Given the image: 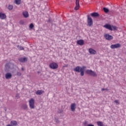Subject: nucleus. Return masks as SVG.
I'll return each mask as SVG.
<instances>
[{"label":"nucleus","instance_id":"obj_3","mask_svg":"<svg viewBox=\"0 0 126 126\" xmlns=\"http://www.w3.org/2000/svg\"><path fill=\"white\" fill-rule=\"evenodd\" d=\"M49 67L52 69H57L59 67V65L57 63L53 62L50 64Z\"/></svg>","mask_w":126,"mask_h":126},{"label":"nucleus","instance_id":"obj_36","mask_svg":"<svg viewBox=\"0 0 126 126\" xmlns=\"http://www.w3.org/2000/svg\"><path fill=\"white\" fill-rule=\"evenodd\" d=\"M105 90H106V91H109V89H108L107 88H106Z\"/></svg>","mask_w":126,"mask_h":126},{"label":"nucleus","instance_id":"obj_24","mask_svg":"<svg viewBox=\"0 0 126 126\" xmlns=\"http://www.w3.org/2000/svg\"><path fill=\"white\" fill-rule=\"evenodd\" d=\"M103 10H104V12H105L106 13L109 12V9H108L106 7H103Z\"/></svg>","mask_w":126,"mask_h":126},{"label":"nucleus","instance_id":"obj_17","mask_svg":"<svg viewBox=\"0 0 126 126\" xmlns=\"http://www.w3.org/2000/svg\"><path fill=\"white\" fill-rule=\"evenodd\" d=\"M91 16L93 17H98L99 16V14L96 12H94L91 14Z\"/></svg>","mask_w":126,"mask_h":126},{"label":"nucleus","instance_id":"obj_27","mask_svg":"<svg viewBox=\"0 0 126 126\" xmlns=\"http://www.w3.org/2000/svg\"><path fill=\"white\" fill-rule=\"evenodd\" d=\"M20 49L21 51L24 50V48L22 46L20 47Z\"/></svg>","mask_w":126,"mask_h":126},{"label":"nucleus","instance_id":"obj_21","mask_svg":"<svg viewBox=\"0 0 126 126\" xmlns=\"http://www.w3.org/2000/svg\"><path fill=\"white\" fill-rule=\"evenodd\" d=\"M14 2L16 3V4L19 5V4L21 3V0H15Z\"/></svg>","mask_w":126,"mask_h":126},{"label":"nucleus","instance_id":"obj_4","mask_svg":"<svg viewBox=\"0 0 126 126\" xmlns=\"http://www.w3.org/2000/svg\"><path fill=\"white\" fill-rule=\"evenodd\" d=\"M86 73H87V74H89V75H91L92 76H97V74L96 72L92 71V70H87L86 71Z\"/></svg>","mask_w":126,"mask_h":126},{"label":"nucleus","instance_id":"obj_16","mask_svg":"<svg viewBox=\"0 0 126 126\" xmlns=\"http://www.w3.org/2000/svg\"><path fill=\"white\" fill-rule=\"evenodd\" d=\"M23 15L25 18H27L29 17V14L28 13V11H23Z\"/></svg>","mask_w":126,"mask_h":126},{"label":"nucleus","instance_id":"obj_26","mask_svg":"<svg viewBox=\"0 0 126 126\" xmlns=\"http://www.w3.org/2000/svg\"><path fill=\"white\" fill-rule=\"evenodd\" d=\"M111 27L112 28V30H117V27L114 26H111Z\"/></svg>","mask_w":126,"mask_h":126},{"label":"nucleus","instance_id":"obj_5","mask_svg":"<svg viewBox=\"0 0 126 126\" xmlns=\"http://www.w3.org/2000/svg\"><path fill=\"white\" fill-rule=\"evenodd\" d=\"M88 24L90 27H91L93 25V20L89 16H88Z\"/></svg>","mask_w":126,"mask_h":126},{"label":"nucleus","instance_id":"obj_37","mask_svg":"<svg viewBox=\"0 0 126 126\" xmlns=\"http://www.w3.org/2000/svg\"><path fill=\"white\" fill-rule=\"evenodd\" d=\"M22 70L24 71V68L23 67H22Z\"/></svg>","mask_w":126,"mask_h":126},{"label":"nucleus","instance_id":"obj_9","mask_svg":"<svg viewBox=\"0 0 126 126\" xmlns=\"http://www.w3.org/2000/svg\"><path fill=\"white\" fill-rule=\"evenodd\" d=\"M89 52L91 55H96L97 54V52L92 48H90L89 49Z\"/></svg>","mask_w":126,"mask_h":126},{"label":"nucleus","instance_id":"obj_11","mask_svg":"<svg viewBox=\"0 0 126 126\" xmlns=\"http://www.w3.org/2000/svg\"><path fill=\"white\" fill-rule=\"evenodd\" d=\"M5 77L6 79H10V78H11V77H12V74L10 73H7L5 75Z\"/></svg>","mask_w":126,"mask_h":126},{"label":"nucleus","instance_id":"obj_1","mask_svg":"<svg viewBox=\"0 0 126 126\" xmlns=\"http://www.w3.org/2000/svg\"><path fill=\"white\" fill-rule=\"evenodd\" d=\"M86 68V66L80 67L79 66H77L74 69V71H76V72H80L81 76H83L84 75V70Z\"/></svg>","mask_w":126,"mask_h":126},{"label":"nucleus","instance_id":"obj_19","mask_svg":"<svg viewBox=\"0 0 126 126\" xmlns=\"http://www.w3.org/2000/svg\"><path fill=\"white\" fill-rule=\"evenodd\" d=\"M11 125L12 126H17V122L15 121H12L11 122Z\"/></svg>","mask_w":126,"mask_h":126},{"label":"nucleus","instance_id":"obj_2","mask_svg":"<svg viewBox=\"0 0 126 126\" xmlns=\"http://www.w3.org/2000/svg\"><path fill=\"white\" fill-rule=\"evenodd\" d=\"M29 103L31 109H35V100L31 98L29 101Z\"/></svg>","mask_w":126,"mask_h":126},{"label":"nucleus","instance_id":"obj_29","mask_svg":"<svg viewBox=\"0 0 126 126\" xmlns=\"http://www.w3.org/2000/svg\"><path fill=\"white\" fill-rule=\"evenodd\" d=\"M114 102H115L116 104H118V103H119V100H115L114 101Z\"/></svg>","mask_w":126,"mask_h":126},{"label":"nucleus","instance_id":"obj_39","mask_svg":"<svg viewBox=\"0 0 126 126\" xmlns=\"http://www.w3.org/2000/svg\"><path fill=\"white\" fill-rule=\"evenodd\" d=\"M4 110L6 112V108H4Z\"/></svg>","mask_w":126,"mask_h":126},{"label":"nucleus","instance_id":"obj_38","mask_svg":"<svg viewBox=\"0 0 126 126\" xmlns=\"http://www.w3.org/2000/svg\"><path fill=\"white\" fill-rule=\"evenodd\" d=\"M17 47L18 48H19V47H20V46L19 45H18L17 46Z\"/></svg>","mask_w":126,"mask_h":126},{"label":"nucleus","instance_id":"obj_25","mask_svg":"<svg viewBox=\"0 0 126 126\" xmlns=\"http://www.w3.org/2000/svg\"><path fill=\"white\" fill-rule=\"evenodd\" d=\"M29 28H30V29H33V28H34V25H33L32 23H31L30 25Z\"/></svg>","mask_w":126,"mask_h":126},{"label":"nucleus","instance_id":"obj_33","mask_svg":"<svg viewBox=\"0 0 126 126\" xmlns=\"http://www.w3.org/2000/svg\"><path fill=\"white\" fill-rule=\"evenodd\" d=\"M105 89L102 88L101 89V91H105Z\"/></svg>","mask_w":126,"mask_h":126},{"label":"nucleus","instance_id":"obj_18","mask_svg":"<svg viewBox=\"0 0 126 126\" xmlns=\"http://www.w3.org/2000/svg\"><path fill=\"white\" fill-rule=\"evenodd\" d=\"M43 93H44V91H41V90H38L35 93V94L37 95H41V94H43Z\"/></svg>","mask_w":126,"mask_h":126},{"label":"nucleus","instance_id":"obj_13","mask_svg":"<svg viewBox=\"0 0 126 126\" xmlns=\"http://www.w3.org/2000/svg\"><path fill=\"white\" fill-rule=\"evenodd\" d=\"M0 18L2 20L5 19L6 18V15L4 13L0 12Z\"/></svg>","mask_w":126,"mask_h":126},{"label":"nucleus","instance_id":"obj_20","mask_svg":"<svg viewBox=\"0 0 126 126\" xmlns=\"http://www.w3.org/2000/svg\"><path fill=\"white\" fill-rule=\"evenodd\" d=\"M22 108L23 110H27L28 109V106H27V104H23Z\"/></svg>","mask_w":126,"mask_h":126},{"label":"nucleus","instance_id":"obj_34","mask_svg":"<svg viewBox=\"0 0 126 126\" xmlns=\"http://www.w3.org/2000/svg\"><path fill=\"white\" fill-rule=\"evenodd\" d=\"M8 64H9V63H6L5 66H8Z\"/></svg>","mask_w":126,"mask_h":126},{"label":"nucleus","instance_id":"obj_30","mask_svg":"<svg viewBox=\"0 0 126 126\" xmlns=\"http://www.w3.org/2000/svg\"><path fill=\"white\" fill-rule=\"evenodd\" d=\"M17 74V75H19L20 76L21 75V73L18 72Z\"/></svg>","mask_w":126,"mask_h":126},{"label":"nucleus","instance_id":"obj_7","mask_svg":"<svg viewBox=\"0 0 126 126\" xmlns=\"http://www.w3.org/2000/svg\"><path fill=\"white\" fill-rule=\"evenodd\" d=\"M104 37L106 40H112L113 39V36L108 33L104 34Z\"/></svg>","mask_w":126,"mask_h":126},{"label":"nucleus","instance_id":"obj_31","mask_svg":"<svg viewBox=\"0 0 126 126\" xmlns=\"http://www.w3.org/2000/svg\"><path fill=\"white\" fill-rule=\"evenodd\" d=\"M87 126H94V125L89 124V125H87Z\"/></svg>","mask_w":126,"mask_h":126},{"label":"nucleus","instance_id":"obj_22","mask_svg":"<svg viewBox=\"0 0 126 126\" xmlns=\"http://www.w3.org/2000/svg\"><path fill=\"white\" fill-rule=\"evenodd\" d=\"M97 125L98 126H104V124H103V122L101 121L97 122Z\"/></svg>","mask_w":126,"mask_h":126},{"label":"nucleus","instance_id":"obj_10","mask_svg":"<svg viewBox=\"0 0 126 126\" xmlns=\"http://www.w3.org/2000/svg\"><path fill=\"white\" fill-rule=\"evenodd\" d=\"M71 110L72 112H74L75 111V109H76V104L72 103L70 105Z\"/></svg>","mask_w":126,"mask_h":126},{"label":"nucleus","instance_id":"obj_15","mask_svg":"<svg viewBox=\"0 0 126 126\" xmlns=\"http://www.w3.org/2000/svg\"><path fill=\"white\" fill-rule=\"evenodd\" d=\"M19 61L21 63H25V62H27V61H28V59L27 58H21L19 59Z\"/></svg>","mask_w":126,"mask_h":126},{"label":"nucleus","instance_id":"obj_12","mask_svg":"<svg viewBox=\"0 0 126 126\" xmlns=\"http://www.w3.org/2000/svg\"><path fill=\"white\" fill-rule=\"evenodd\" d=\"M79 0H76V6L75 7V10H78L79 9Z\"/></svg>","mask_w":126,"mask_h":126},{"label":"nucleus","instance_id":"obj_6","mask_svg":"<svg viewBox=\"0 0 126 126\" xmlns=\"http://www.w3.org/2000/svg\"><path fill=\"white\" fill-rule=\"evenodd\" d=\"M121 47H122V46L120 43L113 44L110 46L111 49H118L119 48H121Z\"/></svg>","mask_w":126,"mask_h":126},{"label":"nucleus","instance_id":"obj_28","mask_svg":"<svg viewBox=\"0 0 126 126\" xmlns=\"http://www.w3.org/2000/svg\"><path fill=\"white\" fill-rule=\"evenodd\" d=\"M18 98H19V94H16V99H18Z\"/></svg>","mask_w":126,"mask_h":126},{"label":"nucleus","instance_id":"obj_32","mask_svg":"<svg viewBox=\"0 0 126 126\" xmlns=\"http://www.w3.org/2000/svg\"><path fill=\"white\" fill-rule=\"evenodd\" d=\"M84 126H86V125H87V122H85L84 123Z\"/></svg>","mask_w":126,"mask_h":126},{"label":"nucleus","instance_id":"obj_23","mask_svg":"<svg viewBox=\"0 0 126 126\" xmlns=\"http://www.w3.org/2000/svg\"><path fill=\"white\" fill-rule=\"evenodd\" d=\"M13 8V5H9L8 6V9L9 10H11Z\"/></svg>","mask_w":126,"mask_h":126},{"label":"nucleus","instance_id":"obj_8","mask_svg":"<svg viewBox=\"0 0 126 126\" xmlns=\"http://www.w3.org/2000/svg\"><path fill=\"white\" fill-rule=\"evenodd\" d=\"M104 28L106 29H108V30H110V31H113V29L112 28V26L109 24H106L103 26Z\"/></svg>","mask_w":126,"mask_h":126},{"label":"nucleus","instance_id":"obj_14","mask_svg":"<svg viewBox=\"0 0 126 126\" xmlns=\"http://www.w3.org/2000/svg\"><path fill=\"white\" fill-rule=\"evenodd\" d=\"M77 44L80 46H83L84 45V41L82 39H80L77 41Z\"/></svg>","mask_w":126,"mask_h":126},{"label":"nucleus","instance_id":"obj_35","mask_svg":"<svg viewBox=\"0 0 126 126\" xmlns=\"http://www.w3.org/2000/svg\"><path fill=\"white\" fill-rule=\"evenodd\" d=\"M6 126H13L11 124L10 125V124H8V125H7Z\"/></svg>","mask_w":126,"mask_h":126}]
</instances>
